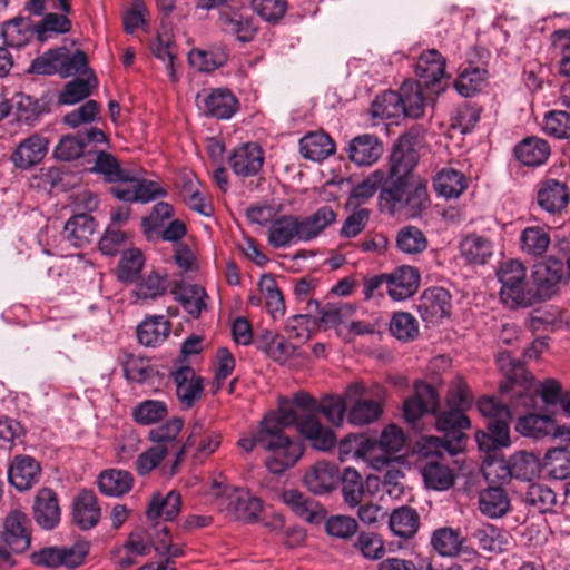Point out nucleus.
I'll use <instances>...</instances> for the list:
<instances>
[{"label": "nucleus", "mask_w": 570, "mask_h": 570, "mask_svg": "<svg viewBox=\"0 0 570 570\" xmlns=\"http://www.w3.org/2000/svg\"><path fill=\"white\" fill-rule=\"evenodd\" d=\"M279 410L283 424H295L314 449L328 451L334 446L336 435L320 422L317 414L322 413L334 426H341L347 417L348 402L346 393L344 396L328 395L316 402L309 394L299 392L292 399H279Z\"/></svg>", "instance_id": "f257e3e1"}, {"label": "nucleus", "mask_w": 570, "mask_h": 570, "mask_svg": "<svg viewBox=\"0 0 570 570\" xmlns=\"http://www.w3.org/2000/svg\"><path fill=\"white\" fill-rule=\"evenodd\" d=\"M289 424L281 421V410L266 414L259 423L256 434L243 435L238 440V446L249 453L255 444L261 445L271 454L266 459V468L269 472L278 474L295 464L302 456L303 448L283 433V429Z\"/></svg>", "instance_id": "f03ea898"}, {"label": "nucleus", "mask_w": 570, "mask_h": 570, "mask_svg": "<svg viewBox=\"0 0 570 570\" xmlns=\"http://www.w3.org/2000/svg\"><path fill=\"white\" fill-rule=\"evenodd\" d=\"M428 205V185L420 177H405L399 181L389 183L379 195L380 208L392 215L404 212L414 217Z\"/></svg>", "instance_id": "7ed1b4c3"}, {"label": "nucleus", "mask_w": 570, "mask_h": 570, "mask_svg": "<svg viewBox=\"0 0 570 570\" xmlns=\"http://www.w3.org/2000/svg\"><path fill=\"white\" fill-rule=\"evenodd\" d=\"M465 410L451 409L436 419V429L445 432V440L436 436H423L417 442V452L424 455L432 453L440 454L441 451H448L454 454L465 444V435L463 430L470 428V420L465 415Z\"/></svg>", "instance_id": "20e7f679"}, {"label": "nucleus", "mask_w": 570, "mask_h": 570, "mask_svg": "<svg viewBox=\"0 0 570 570\" xmlns=\"http://www.w3.org/2000/svg\"><path fill=\"white\" fill-rule=\"evenodd\" d=\"M215 505L237 520L254 522L262 511L259 499L250 495L244 489L229 485L222 479H214L208 490Z\"/></svg>", "instance_id": "39448f33"}, {"label": "nucleus", "mask_w": 570, "mask_h": 570, "mask_svg": "<svg viewBox=\"0 0 570 570\" xmlns=\"http://www.w3.org/2000/svg\"><path fill=\"white\" fill-rule=\"evenodd\" d=\"M501 284L500 298L510 308L529 307L534 304L533 289L527 282V268L517 259L503 262L497 271Z\"/></svg>", "instance_id": "423d86ee"}, {"label": "nucleus", "mask_w": 570, "mask_h": 570, "mask_svg": "<svg viewBox=\"0 0 570 570\" xmlns=\"http://www.w3.org/2000/svg\"><path fill=\"white\" fill-rule=\"evenodd\" d=\"M570 275V255L567 258V269L561 259L553 256L534 264L531 272L534 304L550 299L559 289V285Z\"/></svg>", "instance_id": "0eeeda50"}, {"label": "nucleus", "mask_w": 570, "mask_h": 570, "mask_svg": "<svg viewBox=\"0 0 570 570\" xmlns=\"http://www.w3.org/2000/svg\"><path fill=\"white\" fill-rule=\"evenodd\" d=\"M365 387L363 384L354 383L346 389L348 402L347 421L357 426H363L377 421L383 413V401L385 393L382 391L376 399H364Z\"/></svg>", "instance_id": "6e6552de"}, {"label": "nucleus", "mask_w": 570, "mask_h": 570, "mask_svg": "<svg viewBox=\"0 0 570 570\" xmlns=\"http://www.w3.org/2000/svg\"><path fill=\"white\" fill-rule=\"evenodd\" d=\"M445 58L435 49L423 51L414 66L417 82L424 86L431 95L439 96L448 87L445 75Z\"/></svg>", "instance_id": "1a4fd4ad"}, {"label": "nucleus", "mask_w": 570, "mask_h": 570, "mask_svg": "<svg viewBox=\"0 0 570 570\" xmlns=\"http://www.w3.org/2000/svg\"><path fill=\"white\" fill-rule=\"evenodd\" d=\"M417 140V134L410 131L402 135L395 142L390 157V183L399 181L405 177H416L411 173L419 160Z\"/></svg>", "instance_id": "9d476101"}, {"label": "nucleus", "mask_w": 570, "mask_h": 570, "mask_svg": "<svg viewBox=\"0 0 570 570\" xmlns=\"http://www.w3.org/2000/svg\"><path fill=\"white\" fill-rule=\"evenodd\" d=\"M111 193L119 200L140 203L151 202L166 194L156 181L144 179L139 171L131 169L124 184L112 187Z\"/></svg>", "instance_id": "9b49d317"}, {"label": "nucleus", "mask_w": 570, "mask_h": 570, "mask_svg": "<svg viewBox=\"0 0 570 570\" xmlns=\"http://www.w3.org/2000/svg\"><path fill=\"white\" fill-rule=\"evenodd\" d=\"M198 109L218 119H229L237 110V99L228 89L203 90L196 96Z\"/></svg>", "instance_id": "f8f14e48"}, {"label": "nucleus", "mask_w": 570, "mask_h": 570, "mask_svg": "<svg viewBox=\"0 0 570 570\" xmlns=\"http://www.w3.org/2000/svg\"><path fill=\"white\" fill-rule=\"evenodd\" d=\"M440 405L435 389L424 382L414 384V394L403 403L404 417L414 423L428 412H436Z\"/></svg>", "instance_id": "ddd939ff"}, {"label": "nucleus", "mask_w": 570, "mask_h": 570, "mask_svg": "<svg viewBox=\"0 0 570 570\" xmlns=\"http://www.w3.org/2000/svg\"><path fill=\"white\" fill-rule=\"evenodd\" d=\"M264 163V153L256 142H245L233 149L228 165L238 177L258 174Z\"/></svg>", "instance_id": "4468645a"}, {"label": "nucleus", "mask_w": 570, "mask_h": 570, "mask_svg": "<svg viewBox=\"0 0 570 570\" xmlns=\"http://www.w3.org/2000/svg\"><path fill=\"white\" fill-rule=\"evenodd\" d=\"M176 385V396L180 407L190 409L202 397L204 391L203 379L189 366H180L173 372Z\"/></svg>", "instance_id": "2eb2a0df"}, {"label": "nucleus", "mask_w": 570, "mask_h": 570, "mask_svg": "<svg viewBox=\"0 0 570 570\" xmlns=\"http://www.w3.org/2000/svg\"><path fill=\"white\" fill-rule=\"evenodd\" d=\"M417 309L424 321L430 323L439 322L450 314V293L443 287H432L424 291L417 305Z\"/></svg>", "instance_id": "dca6fc26"}, {"label": "nucleus", "mask_w": 570, "mask_h": 570, "mask_svg": "<svg viewBox=\"0 0 570 570\" xmlns=\"http://www.w3.org/2000/svg\"><path fill=\"white\" fill-rule=\"evenodd\" d=\"M443 452L444 451H441L440 454L432 453L428 456L420 453L428 459V462L421 468L424 483L428 488L436 491L448 490L453 485L455 480L453 470L442 461Z\"/></svg>", "instance_id": "f3484780"}, {"label": "nucleus", "mask_w": 570, "mask_h": 570, "mask_svg": "<svg viewBox=\"0 0 570 570\" xmlns=\"http://www.w3.org/2000/svg\"><path fill=\"white\" fill-rule=\"evenodd\" d=\"M340 478L341 473L336 464L317 461L306 470L304 481L311 492L324 494L336 487Z\"/></svg>", "instance_id": "a211bd4d"}, {"label": "nucleus", "mask_w": 570, "mask_h": 570, "mask_svg": "<svg viewBox=\"0 0 570 570\" xmlns=\"http://www.w3.org/2000/svg\"><path fill=\"white\" fill-rule=\"evenodd\" d=\"M387 294L393 301H404L411 297L420 284V275L414 267L401 266L386 274Z\"/></svg>", "instance_id": "6ab92c4d"}, {"label": "nucleus", "mask_w": 570, "mask_h": 570, "mask_svg": "<svg viewBox=\"0 0 570 570\" xmlns=\"http://www.w3.org/2000/svg\"><path fill=\"white\" fill-rule=\"evenodd\" d=\"M40 464L29 455H17L8 468V480L18 491L32 488L40 478Z\"/></svg>", "instance_id": "aec40b11"}, {"label": "nucleus", "mask_w": 570, "mask_h": 570, "mask_svg": "<svg viewBox=\"0 0 570 570\" xmlns=\"http://www.w3.org/2000/svg\"><path fill=\"white\" fill-rule=\"evenodd\" d=\"M49 140L35 134L22 140L11 155V160L16 167L28 169L39 164L47 155Z\"/></svg>", "instance_id": "412c9836"}, {"label": "nucleus", "mask_w": 570, "mask_h": 570, "mask_svg": "<svg viewBox=\"0 0 570 570\" xmlns=\"http://www.w3.org/2000/svg\"><path fill=\"white\" fill-rule=\"evenodd\" d=\"M60 507L56 493L49 488L38 490L33 501V517L45 530L56 528L60 521Z\"/></svg>", "instance_id": "4be33fe9"}, {"label": "nucleus", "mask_w": 570, "mask_h": 570, "mask_svg": "<svg viewBox=\"0 0 570 570\" xmlns=\"http://www.w3.org/2000/svg\"><path fill=\"white\" fill-rule=\"evenodd\" d=\"M515 430L520 434L533 439L543 438L554 431V435L566 436L570 440V426L556 428L553 420L549 415L530 413L521 416L515 423Z\"/></svg>", "instance_id": "5701e85b"}, {"label": "nucleus", "mask_w": 570, "mask_h": 570, "mask_svg": "<svg viewBox=\"0 0 570 570\" xmlns=\"http://www.w3.org/2000/svg\"><path fill=\"white\" fill-rule=\"evenodd\" d=\"M366 461L372 469L383 473L382 482L386 487V492L390 495L399 497L402 493V480L404 479V473L399 468V458L370 453Z\"/></svg>", "instance_id": "b1692460"}, {"label": "nucleus", "mask_w": 570, "mask_h": 570, "mask_svg": "<svg viewBox=\"0 0 570 570\" xmlns=\"http://www.w3.org/2000/svg\"><path fill=\"white\" fill-rule=\"evenodd\" d=\"M100 520V508L92 491L82 490L73 500L72 521L81 530H90Z\"/></svg>", "instance_id": "393cba45"}, {"label": "nucleus", "mask_w": 570, "mask_h": 570, "mask_svg": "<svg viewBox=\"0 0 570 570\" xmlns=\"http://www.w3.org/2000/svg\"><path fill=\"white\" fill-rule=\"evenodd\" d=\"M29 519L20 511H12L4 520L3 540L13 552H23L30 544Z\"/></svg>", "instance_id": "a878e982"}, {"label": "nucleus", "mask_w": 570, "mask_h": 570, "mask_svg": "<svg viewBox=\"0 0 570 570\" xmlns=\"http://www.w3.org/2000/svg\"><path fill=\"white\" fill-rule=\"evenodd\" d=\"M283 501L301 519L309 523H320L325 518V509L315 500L305 497L297 490L283 492Z\"/></svg>", "instance_id": "bb28decb"}, {"label": "nucleus", "mask_w": 570, "mask_h": 570, "mask_svg": "<svg viewBox=\"0 0 570 570\" xmlns=\"http://www.w3.org/2000/svg\"><path fill=\"white\" fill-rule=\"evenodd\" d=\"M336 213L330 206H322L306 217H297V235L299 242H309L316 238L328 225L336 220Z\"/></svg>", "instance_id": "cd10ccee"}, {"label": "nucleus", "mask_w": 570, "mask_h": 570, "mask_svg": "<svg viewBox=\"0 0 570 570\" xmlns=\"http://www.w3.org/2000/svg\"><path fill=\"white\" fill-rule=\"evenodd\" d=\"M348 158L358 166H371L379 160L383 153L380 140L370 134L353 138L347 148Z\"/></svg>", "instance_id": "c85d7f7f"}, {"label": "nucleus", "mask_w": 570, "mask_h": 570, "mask_svg": "<svg viewBox=\"0 0 570 570\" xmlns=\"http://www.w3.org/2000/svg\"><path fill=\"white\" fill-rule=\"evenodd\" d=\"M494 246L490 238L468 234L459 243L460 256L468 264L484 265L493 255Z\"/></svg>", "instance_id": "c756f323"}, {"label": "nucleus", "mask_w": 570, "mask_h": 570, "mask_svg": "<svg viewBox=\"0 0 570 570\" xmlns=\"http://www.w3.org/2000/svg\"><path fill=\"white\" fill-rule=\"evenodd\" d=\"M569 203V191L564 183L557 179H547L542 181L538 189V204L540 207L556 214L563 210Z\"/></svg>", "instance_id": "7c9ffc66"}, {"label": "nucleus", "mask_w": 570, "mask_h": 570, "mask_svg": "<svg viewBox=\"0 0 570 570\" xmlns=\"http://www.w3.org/2000/svg\"><path fill=\"white\" fill-rule=\"evenodd\" d=\"M180 507L181 497L177 491L170 490L165 495L160 492H156L148 503L146 517L150 521L158 518L171 521L178 515Z\"/></svg>", "instance_id": "2f4dec72"}, {"label": "nucleus", "mask_w": 570, "mask_h": 570, "mask_svg": "<svg viewBox=\"0 0 570 570\" xmlns=\"http://www.w3.org/2000/svg\"><path fill=\"white\" fill-rule=\"evenodd\" d=\"M511 419L488 421V432L478 431L475 440L481 450L490 452L499 448H508L511 444L509 422Z\"/></svg>", "instance_id": "473e14b6"}, {"label": "nucleus", "mask_w": 570, "mask_h": 570, "mask_svg": "<svg viewBox=\"0 0 570 570\" xmlns=\"http://www.w3.org/2000/svg\"><path fill=\"white\" fill-rule=\"evenodd\" d=\"M170 322L163 315H155L145 318L137 326V337L145 346L160 345L169 335Z\"/></svg>", "instance_id": "72a5a7b5"}, {"label": "nucleus", "mask_w": 570, "mask_h": 570, "mask_svg": "<svg viewBox=\"0 0 570 570\" xmlns=\"http://www.w3.org/2000/svg\"><path fill=\"white\" fill-rule=\"evenodd\" d=\"M404 117L417 119L424 115L430 98L425 97L420 82L407 80L400 87Z\"/></svg>", "instance_id": "f704fd0d"}, {"label": "nucleus", "mask_w": 570, "mask_h": 570, "mask_svg": "<svg viewBox=\"0 0 570 570\" xmlns=\"http://www.w3.org/2000/svg\"><path fill=\"white\" fill-rule=\"evenodd\" d=\"M299 151L306 159L322 161L335 151V145L323 131L309 132L301 138Z\"/></svg>", "instance_id": "c9c22d12"}, {"label": "nucleus", "mask_w": 570, "mask_h": 570, "mask_svg": "<svg viewBox=\"0 0 570 570\" xmlns=\"http://www.w3.org/2000/svg\"><path fill=\"white\" fill-rule=\"evenodd\" d=\"M550 153L549 144L539 137H528L514 148L517 159L523 165L531 167L546 163Z\"/></svg>", "instance_id": "e433bc0d"}, {"label": "nucleus", "mask_w": 570, "mask_h": 570, "mask_svg": "<svg viewBox=\"0 0 570 570\" xmlns=\"http://www.w3.org/2000/svg\"><path fill=\"white\" fill-rule=\"evenodd\" d=\"M479 509L491 519L501 518L510 509V499L503 488L488 487L479 494Z\"/></svg>", "instance_id": "4c0bfd02"}, {"label": "nucleus", "mask_w": 570, "mask_h": 570, "mask_svg": "<svg viewBox=\"0 0 570 570\" xmlns=\"http://www.w3.org/2000/svg\"><path fill=\"white\" fill-rule=\"evenodd\" d=\"M296 216L286 215L272 222L268 229V244L274 248H283L297 243Z\"/></svg>", "instance_id": "58836bf2"}, {"label": "nucleus", "mask_w": 570, "mask_h": 570, "mask_svg": "<svg viewBox=\"0 0 570 570\" xmlns=\"http://www.w3.org/2000/svg\"><path fill=\"white\" fill-rule=\"evenodd\" d=\"M131 474L124 470L110 469L101 472L98 478V488L107 497H121L132 488Z\"/></svg>", "instance_id": "ea45409f"}, {"label": "nucleus", "mask_w": 570, "mask_h": 570, "mask_svg": "<svg viewBox=\"0 0 570 570\" xmlns=\"http://www.w3.org/2000/svg\"><path fill=\"white\" fill-rule=\"evenodd\" d=\"M419 525L417 512L406 505L395 509L389 519L391 531L400 538H412L417 532Z\"/></svg>", "instance_id": "a19ab883"}, {"label": "nucleus", "mask_w": 570, "mask_h": 570, "mask_svg": "<svg viewBox=\"0 0 570 570\" xmlns=\"http://www.w3.org/2000/svg\"><path fill=\"white\" fill-rule=\"evenodd\" d=\"M168 287L167 276L158 272H150L137 282L134 296L137 302L148 303L163 296Z\"/></svg>", "instance_id": "79ce46f5"}, {"label": "nucleus", "mask_w": 570, "mask_h": 570, "mask_svg": "<svg viewBox=\"0 0 570 570\" xmlns=\"http://www.w3.org/2000/svg\"><path fill=\"white\" fill-rule=\"evenodd\" d=\"M218 23L225 32L234 35L242 42L250 41L256 32L253 20L237 13L230 14L226 11H220Z\"/></svg>", "instance_id": "37998d69"}, {"label": "nucleus", "mask_w": 570, "mask_h": 570, "mask_svg": "<svg viewBox=\"0 0 570 570\" xmlns=\"http://www.w3.org/2000/svg\"><path fill=\"white\" fill-rule=\"evenodd\" d=\"M258 289L272 318H281L285 313V302L275 278L268 274L263 275L258 282Z\"/></svg>", "instance_id": "c03bdc74"}, {"label": "nucleus", "mask_w": 570, "mask_h": 570, "mask_svg": "<svg viewBox=\"0 0 570 570\" xmlns=\"http://www.w3.org/2000/svg\"><path fill=\"white\" fill-rule=\"evenodd\" d=\"M386 174L383 169H375L370 173L351 191L347 199V206L358 207L374 196L377 189L383 185Z\"/></svg>", "instance_id": "a18cd8bd"}, {"label": "nucleus", "mask_w": 570, "mask_h": 570, "mask_svg": "<svg viewBox=\"0 0 570 570\" xmlns=\"http://www.w3.org/2000/svg\"><path fill=\"white\" fill-rule=\"evenodd\" d=\"M551 243L548 230L540 226H530L522 230L520 235V248L522 253L538 257L542 256Z\"/></svg>", "instance_id": "49530a36"}, {"label": "nucleus", "mask_w": 570, "mask_h": 570, "mask_svg": "<svg viewBox=\"0 0 570 570\" xmlns=\"http://www.w3.org/2000/svg\"><path fill=\"white\" fill-rule=\"evenodd\" d=\"M94 232V218L86 214L71 217L65 225L66 238L73 247H81L88 243Z\"/></svg>", "instance_id": "de8ad7c7"}, {"label": "nucleus", "mask_w": 570, "mask_h": 570, "mask_svg": "<svg viewBox=\"0 0 570 570\" xmlns=\"http://www.w3.org/2000/svg\"><path fill=\"white\" fill-rule=\"evenodd\" d=\"M174 294L184 309L194 318L198 317L206 308V291L197 284L183 285L174 291Z\"/></svg>", "instance_id": "09e8293b"}, {"label": "nucleus", "mask_w": 570, "mask_h": 570, "mask_svg": "<svg viewBox=\"0 0 570 570\" xmlns=\"http://www.w3.org/2000/svg\"><path fill=\"white\" fill-rule=\"evenodd\" d=\"M371 112L375 118L387 120H397L401 117H404L400 90H389L376 97L371 106Z\"/></svg>", "instance_id": "8fccbe9b"}, {"label": "nucleus", "mask_w": 570, "mask_h": 570, "mask_svg": "<svg viewBox=\"0 0 570 570\" xmlns=\"http://www.w3.org/2000/svg\"><path fill=\"white\" fill-rule=\"evenodd\" d=\"M509 461L512 476L519 480L531 481L541 471L540 459L531 452L519 451Z\"/></svg>", "instance_id": "3c124183"}, {"label": "nucleus", "mask_w": 570, "mask_h": 570, "mask_svg": "<svg viewBox=\"0 0 570 570\" xmlns=\"http://www.w3.org/2000/svg\"><path fill=\"white\" fill-rule=\"evenodd\" d=\"M1 35L6 46L20 48L32 37L31 21L21 17L7 21L2 26Z\"/></svg>", "instance_id": "603ef678"}, {"label": "nucleus", "mask_w": 570, "mask_h": 570, "mask_svg": "<svg viewBox=\"0 0 570 570\" xmlns=\"http://www.w3.org/2000/svg\"><path fill=\"white\" fill-rule=\"evenodd\" d=\"M184 428V420L173 416L163 424L148 432V439L156 445H163L169 452L178 445L177 436Z\"/></svg>", "instance_id": "864d4df0"}, {"label": "nucleus", "mask_w": 570, "mask_h": 570, "mask_svg": "<svg viewBox=\"0 0 570 570\" xmlns=\"http://www.w3.org/2000/svg\"><path fill=\"white\" fill-rule=\"evenodd\" d=\"M90 170L101 174L107 181L118 183V185L124 184L130 171V169L121 168L117 159L106 151H99L95 155V163Z\"/></svg>", "instance_id": "5fc2aeb1"}, {"label": "nucleus", "mask_w": 570, "mask_h": 570, "mask_svg": "<svg viewBox=\"0 0 570 570\" xmlns=\"http://www.w3.org/2000/svg\"><path fill=\"white\" fill-rule=\"evenodd\" d=\"M132 419L140 425H153L168 415V406L158 400H146L132 407Z\"/></svg>", "instance_id": "6e6d98bb"}, {"label": "nucleus", "mask_w": 570, "mask_h": 570, "mask_svg": "<svg viewBox=\"0 0 570 570\" xmlns=\"http://www.w3.org/2000/svg\"><path fill=\"white\" fill-rule=\"evenodd\" d=\"M466 188L464 175L455 169L446 168L438 174L435 190L445 198H456Z\"/></svg>", "instance_id": "4d7b16f0"}, {"label": "nucleus", "mask_w": 570, "mask_h": 570, "mask_svg": "<svg viewBox=\"0 0 570 570\" xmlns=\"http://www.w3.org/2000/svg\"><path fill=\"white\" fill-rule=\"evenodd\" d=\"M464 541L461 532L452 528H441L434 531L432 535V546L440 556L453 557L456 556Z\"/></svg>", "instance_id": "13d9d810"}, {"label": "nucleus", "mask_w": 570, "mask_h": 570, "mask_svg": "<svg viewBox=\"0 0 570 570\" xmlns=\"http://www.w3.org/2000/svg\"><path fill=\"white\" fill-rule=\"evenodd\" d=\"M473 538L481 549L491 553H501L505 551L509 546V535L492 525L475 530Z\"/></svg>", "instance_id": "bf43d9fd"}, {"label": "nucleus", "mask_w": 570, "mask_h": 570, "mask_svg": "<svg viewBox=\"0 0 570 570\" xmlns=\"http://www.w3.org/2000/svg\"><path fill=\"white\" fill-rule=\"evenodd\" d=\"M542 131L556 139L570 138V115L562 110L547 111L541 121Z\"/></svg>", "instance_id": "052dcab7"}, {"label": "nucleus", "mask_w": 570, "mask_h": 570, "mask_svg": "<svg viewBox=\"0 0 570 570\" xmlns=\"http://www.w3.org/2000/svg\"><path fill=\"white\" fill-rule=\"evenodd\" d=\"M340 479H342L344 502L351 508L358 507L362 503L364 495L360 473L353 468H346Z\"/></svg>", "instance_id": "680f3d73"}, {"label": "nucleus", "mask_w": 570, "mask_h": 570, "mask_svg": "<svg viewBox=\"0 0 570 570\" xmlns=\"http://www.w3.org/2000/svg\"><path fill=\"white\" fill-rule=\"evenodd\" d=\"M227 60V52L223 48L215 50H191L188 55L189 63L199 71L209 72L223 66Z\"/></svg>", "instance_id": "e2e57ef3"}, {"label": "nucleus", "mask_w": 570, "mask_h": 570, "mask_svg": "<svg viewBox=\"0 0 570 570\" xmlns=\"http://www.w3.org/2000/svg\"><path fill=\"white\" fill-rule=\"evenodd\" d=\"M96 83L97 80L95 76L87 79H73L66 83L58 97V102L61 105H75L87 98Z\"/></svg>", "instance_id": "0e129e2a"}, {"label": "nucleus", "mask_w": 570, "mask_h": 570, "mask_svg": "<svg viewBox=\"0 0 570 570\" xmlns=\"http://www.w3.org/2000/svg\"><path fill=\"white\" fill-rule=\"evenodd\" d=\"M485 70L476 67L465 68L455 80V89L463 97H471L481 91L485 82Z\"/></svg>", "instance_id": "69168bd1"}, {"label": "nucleus", "mask_w": 570, "mask_h": 570, "mask_svg": "<svg viewBox=\"0 0 570 570\" xmlns=\"http://www.w3.org/2000/svg\"><path fill=\"white\" fill-rule=\"evenodd\" d=\"M544 465L556 480L570 478V451L562 448L549 450L544 456Z\"/></svg>", "instance_id": "338daca9"}, {"label": "nucleus", "mask_w": 570, "mask_h": 570, "mask_svg": "<svg viewBox=\"0 0 570 570\" xmlns=\"http://www.w3.org/2000/svg\"><path fill=\"white\" fill-rule=\"evenodd\" d=\"M525 503L540 513L552 510L557 498L554 492L547 485L533 483L530 484L525 493Z\"/></svg>", "instance_id": "774afa93"}]
</instances>
